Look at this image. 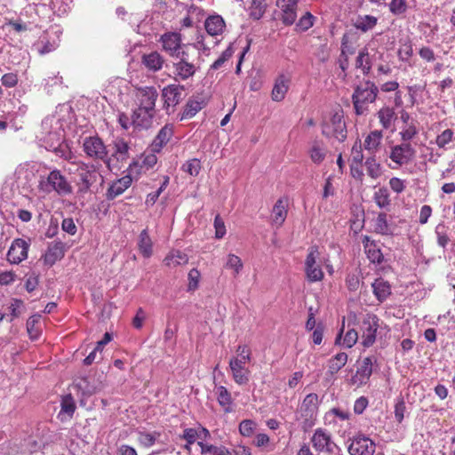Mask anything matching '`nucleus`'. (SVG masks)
Listing matches in <instances>:
<instances>
[{
  "label": "nucleus",
  "instance_id": "obj_1",
  "mask_svg": "<svg viewBox=\"0 0 455 455\" xmlns=\"http://www.w3.org/2000/svg\"><path fill=\"white\" fill-rule=\"evenodd\" d=\"M379 88L370 80H363L355 87L352 102L356 116H363L369 112V105L376 100Z\"/></svg>",
  "mask_w": 455,
  "mask_h": 455
},
{
  "label": "nucleus",
  "instance_id": "obj_2",
  "mask_svg": "<svg viewBox=\"0 0 455 455\" xmlns=\"http://www.w3.org/2000/svg\"><path fill=\"white\" fill-rule=\"evenodd\" d=\"M38 189L44 193L50 194L56 192L59 196L70 195L73 191L71 184L60 171L53 170L47 177H41L38 184Z\"/></svg>",
  "mask_w": 455,
  "mask_h": 455
},
{
  "label": "nucleus",
  "instance_id": "obj_3",
  "mask_svg": "<svg viewBox=\"0 0 455 455\" xmlns=\"http://www.w3.org/2000/svg\"><path fill=\"white\" fill-rule=\"evenodd\" d=\"M82 148L88 158L109 165L110 157L108 148L98 135L85 137L83 140Z\"/></svg>",
  "mask_w": 455,
  "mask_h": 455
},
{
  "label": "nucleus",
  "instance_id": "obj_4",
  "mask_svg": "<svg viewBox=\"0 0 455 455\" xmlns=\"http://www.w3.org/2000/svg\"><path fill=\"white\" fill-rule=\"evenodd\" d=\"M318 411V395L316 394H308L304 398L300 409L299 417L302 428L307 431L311 428L316 421Z\"/></svg>",
  "mask_w": 455,
  "mask_h": 455
},
{
  "label": "nucleus",
  "instance_id": "obj_5",
  "mask_svg": "<svg viewBox=\"0 0 455 455\" xmlns=\"http://www.w3.org/2000/svg\"><path fill=\"white\" fill-rule=\"evenodd\" d=\"M379 319L374 314H366L360 323L361 344L364 347H371L376 341Z\"/></svg>",
  "mask_w": 455,
  "mask_h": 455
},
{
  "label": "nucleus",
  "instance_id": "obj_6",
  "mask_svg": "<svg viewBox=\"0 0 455 455\" xmlns=\"http://www.w3.org/2000/svg\"><path fill=\"white\" fill-rule=\"evenodd\" d=\"M323 134L334 138L338 141H344L347 138V127L342 111L335 112L330 121L323 127Z\"/></svg>",
  "mask_w": 455,
  "mask_h": 455
},
{
  "label": "nucleus",
  "instance_id": "obj_7",
  "mask_svg": "<svg viewBox=\"0 0 455 455\" xmlns=\"http://www.w3.org/2000/svg\"><path fill=\"white\" fill-rule=\"evenodd\" d=\"M175 58L177 59V61L173 62L175 79L184 81L192 77L196 71V68L193 61H190L188 49L184 48L181 54Z\"/></svg>",
  "mask_w": 455,
  "mask_h": 455
},
{
  "label": "nucleus",
  "instance_id": "obj_8",
  "mask_svg": "<svg viewBox=\"0 0 455 455\" xmlns=\"http://www.w3.org/2000/svg\"><path fill=\"white\" fill-rule=\"evenodd\" d=\"M311 443L318 452L334 453L336 451H340V447L332 440L331 434L321 427L315 430L311 437Z\"/></svg>",
  "mask_w": 455,
  "mask_h": 455
},
{
  "label": "nucleus",
  "instance_id": "obj_9",
  "mask_svg": "<svg viewBox=\"0 0 455 455\" xmlns=\"http://www.w3.org/2000/svg\"><path fill=\"white\" fill-rule=\"evenodd\" d=\"M320 252L317 246H311L305 261V272L309 282H318L323 278V272L318 262Z\"/></svg>",
  "mask_w": 455,
  "mask_h": 455
},
{
  "label": "nucleus",
  "instance_id": "obj_10",
  "mask_svg": "<svg viewBox=\"0 0 455 455\" xmlns=\"http://www.w3.org/2000/svg\"><path fill=\"white\" fill-rule=\"evenodd\" d=\"M416 150L410 143L403 142L391 148L389 158L395 164L390 167L396 169L402 165L408 164L415 157Z\"/></svg>",
  "mask_w": 455,
  "mask_h": 455
},
{
  "label": "nucleus",
  "instance_id": "obj_11",
  "mask_svg": "<svg viewBox=\"0 0 455 455\" xmlns=\"http://www.w3.org/2000/svg\"><path fill=\"white\" fill-rule=\"evenodd\" d=\"M184 86L180 84H169L162 90L164 108L167 114L174 112V108L180 103L184 98Z\"/></svg>",
  "mask_w": 455,
  "mask_h": 455
},
{
  "label": "nucleus",
  "instance_id": "obj_12",
  "mask_svg": "<svg viewBox=\"0 0 455 455\" xmlns=\"http://www.w3.org/2000/svg\"><path fill=\"white\" fill-rule=\"evenodd\" d=\"M76 172L79 176V191L85 193L97 181V172L93 164L84 162L76 163Z\"/></svg>",
  "mask_w": 455,
  "mask_h": 455
},
{
  "label": "nucleus",
  "instance_id": "obj_13",
  "mask_svg": "<svg viewBox=\"0 0 455 455\" xmlns=\"http://www.w3.org/2000/svg\"><path fill=\"white\" fill-rule=\"evenodd\" d=\"M160 41L164 50L173 58L179 57L184 48L189 50L188 45L182 44L181 36L177 32H169L164 34L161 36Z\"/></svg>",
  "mask_w": 455,
  "mask_h": 455
},
{
  "label": "nucleus",
  "instance_id": "obj_14",
  "mask_svg": "<svg viewBox=\"0 0 455 455\" xmlns=\"http://www.w3.org/2000/svg\"><path fill=\"white\" fill-rule=\"evenodd\" d=\"M376 445L374 442L364 435L354 437L347 451L350 455H373Z\"/></svg>",
  "mask_w": 455,
  "mask_h": 455
},
{
  "label": "nucleus",
  "instance_id": "obj_15",
  "mask_svg": "<svg viewBox=\"0 0 455 455\" xmlns=\"http://www.w3.org/2000/svg\"><path fill=\"white\" fill-rule=\"evenodd\" d=\"M138 107L156 110V102L158 92L154 86H143L136 89L135 93Z\"/></svg>",
  "mask_w": 455,
  "mask_h": 455
},
{
  "label": "nucleus",
  "instance_id": "obj_16",
  "mask_svg": "<svg viewBox=\"0 0 455 455\" xmlns=\"http://www.w3.org/2000/svg\"><path fill=\"white\" fill-rule=\"evenodd\" d=\"M248 361L239 359V357H232L229 360V368L234 381L238 385H245L250 380L251 371L245 367Z\"/></svg>",
  "mask_w": 455,
  "mask_h": 455
},
{
  "label": "nucleus",
  "instance_id": "obj_17",
  "mask_svg": "<svg viewBox=\"0 0 455 455\" xmlns=\"http://www.w3.org/2000/svg\"><path fill=\"white\" fill-rule=\"evenodd\" d=\"M28 243L23 239H15L7 252V260L12 264H19L28 257Z\"/></svg>",
  "mask_w": 455,
  "mask_h": 455
},
{
  "label": "nucleus",
  "instance_id": "obj_18",
  "mask_svg": "<svg viewBox=\"0 0 455 455\" xmlns=\"http://www.w3.org/2000/svg\"><path fill=\"white\" fill-rule=\"evenodd\" d=\"M372 357L368 356L363 358L361 364L357 368L356 372L354 376H352V383L357 387L365 385L372 374Z\"/></svg>",
  "mask_w": 455,
  "mask_h": 455
},
{
  "label": "nucleus",
  "instance_id": "obj_19",
  "mask_svg": "<svg viewBox=\"0 0 455 455\" xmlns=\"http://www.w3.org/2000/svg\"><path fill=\"white\" fill-rule=\"evenodd\" d=\"M156 110L138 107L132 114V124L140 129H148L152 125Z\"/></svg>",
  "mask_w": 455,
  "mask_h": 455
},
{
  "label": "nucleus",
  "instance_id": "obj_20",
  "mask_svg": "<svg viewBox=\"0 0 455 455\" xmlns=\"http://www.w3.org/2000/svg\"><path fill=\"white\" fill-rule=\"evenodd\" d=\"M363 244L369 260L372 263H381L384 259L379 245L367 235L363 238Z\"/></svg>",
  "mask_w": 455,
  "mask_h": 455
},
{
  "label": "nucleus",
  "instance_id": "obj_21",
  "mask_svg": "<svg viewBox=\"0 0 455 455\" xmlns=\"http://www.w3.org/2000/svg\"><path fill=\"white\" fill-rule=\"evenodd\" d=\"M132 178L125 175L116 181H114L108 188L106 197L108 200H113L116 196L122 195L132 184Z\"/></svg>",
  "mask_w": 455,
  "mask_h": 455
},
{
  "label": "nucleus",
  "instance_id": "obj_22",
  "mask_svg": "<svg viewBox=\"0 0 455 455\" xmlns=\"http://www.w3.org/2000/svg\"><path fill=\"white\" fill-rule=\"evenodd\" d=\"M76 408V403L71 395L63 396L60 402V411L58 414V419L62 422L71 419Z\"/></svg>",
  "mask_w": 455,
  "mask_h": 455
},
{
  "label": "nucleus",
  "instance_id": "obj_23",
  "mask_svg": "<svg viewBox=\"0 0 455 455\" xmlns=\"http://www.w3.org/2000/svg\"><path fill=\"white\" fill-rule=\"evenodd\" d=\"M377 116L384 130L392 129L395 121L396 120V114L394 108L389 106H383L377 112Z\"/></svg>",
  "mask_w": 455,
  "mask_h": 455
},
{
  "label": "nucleus",
  "instance_id": "obj_24",
  "mask_svg": "<svg viewBox=\"0 0 455 455\" xmlns=\"http://www.w3.org/2000/svg\"><path fill=\"white\" fill-rule=\"evenodd\" d=\"M372 291L379 302L382 303L391 295V285L383 278H377L371 284Z\"/></svg>",
  "mask_w": 455,
  "mask_h": 455
},
{
  "label": "nucleus",
  "instance_id": "obj_25",
  "mask_svg": "<svg viewBox=\"0 0 455 455\" xmlns=\"http://www.w3.org/2000/svg\"><path fill=\"white\" fill-rule=\"evenodd\" d=\"M288 200L285 198H279L272 210L273 223L277 226H282L287 217Z\"/></svg>",
  "mask_w": 455,
  "mask_h": 455
},
{
  "label": "nucleus",
  "instance_id": "obj_26",
  "mask_svg": "<svg viewBox=\"0 0 455 455\" xmlns=\"http://www.w3.org/2000/svg\"><path fill=\"white\" fill-rule=\"evenodd\" d=\"M114 151L112 156L117 161H125L130 157L131 145L123 138H116L113 141Z\"/></svg>",
  "mask_w": 455,
  "mask_h": 455
},
{
  "label": "nucleus",
  "instance_id": "obj_27",
  "mask_svg": "<svg viewBox=\"0 0 455 455\" xmlns=\"http://www.w3.org/2000/svg\"><path fill=\"white\" fill-rule=\"evenodd\" d=\"M290 80L284 76L280 75L275 82L273 90H272V100L275 101H281L284 99L288 89H289Z\"/></svg>",
  "mask_w": 455,
  "mask_h": 455
},
{
  "label": "nucleus",
  "instance_id": "obj_28",
  "mask_svg": "<svg viewBox=\"0 0 455 455\" xmlns=\"http://www.w3.org/2000/svg\"><path fill=\"white\" fill-rule=\"evenodd\" d=\"M215 394L219 404L223 408L226 413L233 411V398L230 392L224 386L215 387Z\"/></svg>",
  "mask_w": 455,
  "mask_h": 455
},
{
  "label": "nucleus",
  "instance_id": "obj_29",
  "mask_svg": "<svg viewBox=\"0 0 455 455\" xmlns=\"http://www.w3.org/2000/svg\"><path fill=\"white\" fill-rule=\"evenodd\" d=\"M173 135V127L171 124H165L155 138L152 147L154 151H160L165 146Z\"/></svg>",
  "mask_w": 455,
  "mask_h": 455
},
{
  "label": "nucleus",
  "instance_id": "obj_30",
  "mask_svg": "<svg viewBox=\"0 0 455 455\" xmlns=\"http://www.w3.org/2000/svg\"><path fill=\"white\" fill-rule=\"evenodd\" d=\"M164 63V58L157 52H152L142 56V64L149 71L156 72L163 68Z\"/></svg>",
  "mask_w": 455,
  "mask_h": 455
},
{
  "label": "nucleus",
  "instance_id": "obj_31",
  "mask_svg": "<svg viewBox=\"0 0 455 455\" xmlns=\"http://www.w3.org/2000/svg\"><path fill=\"white\" fill-rule=\"evenodd\" d=\"M207 33L211 36L220 35L225 28V21L220 15L210 16L204 23Z\"/></svg>",
  "mask_w": 455,
  "mask_h": 455
},
{
  "label": "nucleus",
  "instance_id": "obj_32",
  "mask_svg": "<svg viewBox=\"0 0 455 455\" xmlns=\"http://www.w3.org/2000/svg\"><path fill=\"white\" fill-rule=\"evenodd\" d=\"M327 149L321 141L315 140L310 145L308 155L311 161L315 164H320L325 158Z\"/></svg>",
  "mask_w": 455,
  "mask_h": 455
},
{
  "label": "nucleus",
  "instance_id": "obj_33",
  "mask_svg": "<svg viewBox=\"0 0 455 455\" xmlns=\"http://www.w3.org/2000/svg\"><path fill=\"white\" fill-rule=\"evenodd\" d=\"M383 139V132L379 130L371 132L363 142L364 148L371 154H374L379 148Z\"/></svg>",
  "mask_w": 455,
  "mask_h": 455
},
{
  "label": "nucleus",
  "instance_id": "obj_34",
  "mask_svg": "<svg viewBox=\"0 0 455 455\" xmlns=\"http://www.w3.org/2000/svg\"><path fill=\"white\" fill-rule=\"evenodd\" d=\"M348 355L345 352H339L328 361V373L334 375L338 373L347 363Z\"/></svg>",
  "mask_w": 455,
  "mask_h": 455
},
{
  "label": "nucleus",
  "instance_id": "obj_35",
  "mask_svg": "<svg viewBox=\"0 0 455 455\" xmlns=\"http://www.w3.org/2000/svg\"><path fill=\"white\" fill-rule=\"evenodd\" d=\"M378 23V18L372 15H359L354 21L356 29L362 32H368L373 29Z\"/></svg>",
  "mask_w": 455,
  "mask_h": 455
},
{
  "label": "nucleus",
  "instance_id": "obj_36",
  "mask_svg": "<svg viewBox=\"0 0 455 455\" xmlns=\"http://www.w3.org/2000/svg\"><path fill=\"white\" fill-rule=\"evenodd\" d=\"M204 100L189 99L180 116V120L192 118L204 108Z\"/></svg>",
  "mask_w": 455,
  "mask_h": 455
},
{
  "label": "nucleus",
  "instance_id": "obj_37",
  "mask_svg": "<svg viewBox=\"0 0 455 455\" xmlns=\"http://www.w3.org/2000/svg\"><path fill=\"white\" fill-rule=\"evenodd\" d=\"M188 257L180 251H172L164 259V264L169 267H175L180 265L187 264Z\"/></svg>",
  "mask_w": 455,
  "mask_h": 455
},
{
  "label": "nucleus",
  "instance_id": "obj_38",
  "mask_svg": "<svg viewBox=\"0 0 455 455\" xmlns=\"http://www.w3.org/2000/svg\"><path fill=\"white\" fill-rule=\"evenodd\" d=\"M138 246L140 253L145 258H149L152 255V241L149 237L147 229H143L139 236Z\"/></svg>",
  "mask_w": 455,
  "mask_h": 455
},
{
  "label": "nucleus",
  "instance_id": "obj_39",
  "mask_svg": "<svg viewBox=\"0 0 455 455\" xmlns=\"http://www.w3.org/2000/svg\"><path fill=\"white\" fill-rule=\"evenodd\" d=\"M448 231L449 228L443 222L439 223L435 228L437 244L443 249H445L450 242Z\"/></svg>",
  "mask_w": 455,
  "mask_h": 455
},
{
  "label": "nucleus",
  "instance_id": "obj_40",
  "mask_svg": "<svg viewBox=\"0 0 455 455\" xmlns=\"http://www.w3.org/2000/svg\"><path fill=\"white\" fill-rule=\"evenodd\" d=\"M267 9L266 0H251L249 7L250 16L254 20H259Z\"/></svg>",
  "mask_w": 455,
  "mask_h": 455
},
{
  "label": "nucleus",
  "instance_id": "obj_41",
  "mask_svg": "<svg viewBox=\"0 0 455 455\" xmlns=\"http://www.w3.org/2000/svg\"><path fill=\"white\" fill-rule=\"evenodd\" d=\"M355 67L357 68L362 69L364 75H368L371 66L370 62L369 53L366 49H363L359 52L358 56L355 60Z\"/></svg>",
  "mask_w": 455,
  "mask_h": 455
},
{
  "label": "nucleus",
  "instance_id": "obj_42",
  "mask_svg": "<svg viewBox=\"0 0 455 455\" xmlns=\"http://www.w3.org/2000/svg\"><path fill=\"white\" fill-rule=\"evenodd\" d=\"M160 437V433L158 432H139L138 434V441L144 447H151L153 446L157 439Z\"/></svg>",
  "mask_w": 455,
  "mask_h": 455
},
{
  "label": "nucleus",
  "instance_id": "obj_43",
  "mask_svg": "<svg viewBox=\"0 0 455 455\" xmlns=\"http://www.w3.org/2000/svg\"><path fill=\"white\" fill-rule=\"evenodd\" d=\"M418 133L419 130L416 127L415 121H411V124L403 125L399 135L403 142L409 143Z\"/></svg>",
  "mask_w": 455,
  "mask_h": 455
},
{
  "label": "nucleus",
  "instance_id": "obj_44",
  "mask_svg": "<svg viewBox=\"0 0 455 455\" xmlns=\"http://www.w3.org/2000/svg\"><path fill=\"white\" fill-rule=\"evenodd\" d=\"M368 175L372 179H378L381 175V167L374 156L368 157L364 164Z\"/></svg>",
  "mask_w": 455,
  "mask_h": 455
},
{
  "label": "nucleus",
  "instance_id": "obj_45",
  "mask_svg": "<svg viewBox=\"0 0 455 455\" xmlns=\"http://www.w3.org/2000/svg\"><path fill=\"white\" fill-rule=\"evenodd\" d=\"M374 228L377 233L381 235H388L390 233V228L387 223V214L381 212L378 215L375 220Z\"/></svg>",
  "mask_w": 455,
  "mask_h": 455
},
{
  "label": "nucleus",
  "instance_id": "obj_46",
  "mask_svg": "<svg viewBox=\"0 0 455 455\" xmlns=\"http://www.w3.org/2000/svg\"><path fill=\"white\" fill-rule=\"evenodd\" d=\"M58 46L59 43L56 40L51 42L48 39L43 38L37 43L36 49L39 54L44 55L53 52Z\"/></svg>",
  "mask_w": 455,
  "mask_h": 455
},
{
  "label": "nucleus",
  "instance_id": "obj_47",
  "mask_svg": "<svg viewBox=\"0 0 455 455\" xmlns=\"http://www.w3.org/2000/svg\"><path fill=\"white\" fill-rule=\"evenodd\" d=\"M374 201L379 208H385L390 204L387 188H380L374 193Z\"/></svg>",
  "mask_w": 455,
  "mask_h": 455
},
{
  "label": "nucleus",
  "instance_id": "obj_48",
  "mask_svg": "<svg viewBox=\"0 0 455 455\" xmlns=\"http://www.w3.org/2000/svg\"><path fill=\"white\" fill-rule=\"evenodd\" d=\"M201 168V162L197 158L190 159L182 165V170L191 176H197Z\"/></svg>",
  "mask_w": 455,
  "mask_h": 455
},
{
  "label": "nucleus",
  "instance_id": "obj_49",
  "mask_svg": "<svg viewBox=\"0 0 455 455\" xmlns=\"http://www.w3.org/2000/svg\"><path fill=\"white\" fill-rule=\"evenodd\" d=\"M64 255L62 243H57L51 246L45 256L46 261L54 262L58 259H61Z\"/></svg>",
  "mask_w": 455,
  "mask_h": 455
},
{
  "label": "nucleus",
  "instance_id": "obj_50",
  "mask_svg": "<svg viewBox=\"0 0 455 455\" xmlns=\"http://www.w3.org/2000/svg\"><path fill=\"white\" fill-rule=\"evenodd\" d=\"M283 12L282 21L285 25H291L294 23L297 18L296 10L297 7L284 6L279 7Z\"/></svg>",
  "mask_w": 455,
  "mask_h": 455
},
{
  "label": "nucleus",
  "instance_id": "obj_51",
  "mask_svg": "<svg viewBox=\"0 0 455 455\" xmlns=\"http://www.w3.org/2000/svg\"><path fill=\"white\" fill-rule=\"evenodd\" d=\"M315 17L310 12H306L297 22L296 29L300 32L307 31L314 25Z\"/></svg>",
  "mask_w": 455,
  "mask_h": 455
},
{
  "label": "nucleus",
  "instance_id": "obj_52",
  "mask_svg": "<svg viewBox=\"0 0 455 455\" xmlns=\"http://www.w3.org/2000/svg\"><path fill=\"white\" fill-rule=\"evenodd\" d=\"M226 267L233 269L234 275H237L243 268L241 259L235 254H228Z\"/></svg>",
  "mask_w": 455,
  "mask_h": 455
},
{
  "label": "nucleus",
  "instance_id": "obj_53",
  "mask_svg": "<svg viewBox=\"0 0 455 455\" xmlns=\"http://www.w3.org/2000/svg\"><path fill=\"white\" fill-rule=\"evenodd\" d=\"M198 437L199 433L196 428H185L182 435H180V438L187 442V444L185 445L187 450L190 449V445L195 443Z\"/></svg>",
  "mask_w": 455,
  "mask_h": 455
},
{
  "label": "nucleus",
  "instance_id": "obj_54",
  "mask_svg": "<svg viewBox=\"0 0 455 455\" xmlns=\"http://www.w3.org/2000/svg\"><path fill=\"white\" fill-rule=\"evenodd\" d=\"M389 11L396 16L403 15L407 11L406 0H392L389 4Z\"/></svg>",
  "mask_w": 455,
  "mask_h": 455
},
{
  "label": "nucleus",
  "instance_id": "obj_55",
  "mask_svg": "<svg viewBox=\"0 0 455 455\" xmlns=\"http://www.w3.org/2000/svg\"><path fill=\"white\" fill-rule=\"evenodd\" d=\"M453 132L451 129L444 130L435 139V143L440 148H446V146L451 142L453 139Z\"/></svg>",
  "mask_w": 455,
  "mask_h": 455
},
{
  "label": "nucleus",
  "instance_id": "obj_56",
  "mask_svg": "<svg viewBox=\"0 0 455 455\" xmlns=\"http://www.w3.org/2000/svg\"><path fill=\"white\" fill-rule=\"evenodd\" d=\"M234 51L231 46H228L222 53L221 55L212 64L211 69L217 70L222 65L231 58L233 55Z\"/></svg>",
  "mask_w": 455,
  "mask_h": 455
},
{
  "label": "nucleus",
  "instance_id": "obj_57",
  "mask_svg": "<svg viewBox=\"0 0 455 455\" xmlns=\"http://www.w3.org/2000/svg\"><path fill=\"white\" fill-rule=\"evenodd\" d=\"M41 315H34L27 321V330L31 339H36L39 335V331L35 328V325L39 322Z\"/></svg>",
  "mask_w": 455,
  "mask_h": 455
},
{
  "label": "nucleus",
  "instance_id": "obj_58",
  "mask_svg": "<svg viewBox=\"0 0 455 455\" xmlns=\"http://www.w3.org/2000/svg\"><path fill=\"white\" fill-rule=\"evenodd\" d=\"M256 423L251 419H243L239 424V432L243 436H251L254 432Z\"/></svg>",
  "mask_w": 455,
  "mask_h": 455
},
{
  "label": "nucleus",
  "instance_id": "obj_59",
  "mask_svg": "<svg viewBox=\"0 0 455 455\" xmlns=\"http://www.w3.org/2000/svg\"><path fill=\"white\" fill-rule=\"evenodd\" d=\"M358 340V332L355 329L348 330L342 341V345L347 348H351Z\"/></svg>",
  "mask_w": 455,
  "mask_h": 455
},
{
  "label": "nucleus",
  "instance_id": "obj_60",
  "mask_svg": "<svg viewBox=\"0 0 455 455\" xmlns=\"http://www.w3.org/2000/svg\"><path fill=\"white\" fill-rule=\"evenodd\" d=\"M9 309L11 312L12 319L19 317L22 314L23 301L18 299H12Z\"/></svg>",
  "mask_w": 455,
  "mask_h": 455
},
{
  "label": "nucleus",
  "instance_id": "obj_61",
  "mask_svg": "<svg viewBox=\"0 0 455 455\" xmlns=\"http://www.w3.org/2000/svg\"><path fill=\"white\" fill-rule=\"evenodd\" d=\"M363 160V154L361 144L355 143L352 148L351 152V164H362Z\"/></svg>",
  "mask_w": 455,
  "mask_h": 455
},
{
  "label": "nucleus",
  "instance_id": "obj_62",
  "mask_svg": "<svg viewBox=\"0 0 455 455\" xmlns=\"http://www.w3.org/2000/svg\"><path fill=\"white\" fill-rule=\"evenodd\" d=\"M214 228H215V237L217 239H221L226 235L225 223L220 215L215 216Z\"/></svg>",
  "mask_w": 455,
  "mask_h": 455
},
{
  "label": "nucleus",
  "instance_id": "obj_63",
  "mask_svg": "<svg viewBox=\"0 0 455 455\" xmlns=\"http://www.w3.org/2000/svg\"><path fill=\"white\" fill-rule=\"evenodd\" d=\"M389 187L394 192L400 194L405 189L406 185L404 180L393 177L389 180Z\"/></svg>",
  "mask_w": 455,
  "mask_h": 455
},
{
  "label": "nucleus",
  "instance_id": "obj_64",
  "mask_svg": "<svg viewBox=\"0 0 455 455\" xmlns=\"http://www.w3.org/2000/svg\"><path fill=\"white\" fill-rule=\"evenodd\" d=\"M324 326L322 323H317L315 329L313 330L312 340L315 345H320L323 339Z\"/></svg>",
  "mask_w": 455,
  "mask_h": 455
}]
</instances>
